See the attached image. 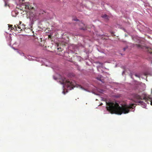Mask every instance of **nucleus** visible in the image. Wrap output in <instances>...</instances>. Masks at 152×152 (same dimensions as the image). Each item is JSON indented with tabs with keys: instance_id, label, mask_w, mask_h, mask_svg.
Returning <instances> with one entry per match:
<instances>
[{
	"instance_id": "obj_1",
	"label": "nucleus",
	"mask_w": 152,
	"mask_h": 152,
	"mask_svg": "<svg viewBox=\"0 0 152 152\" xmlns=\"http://www.w3.org/2000/svg\"><path fill=\"white\" fill-rule=\"evenodd\" d=\"M107 106L106 109L109 112L111 113H115L118 115L122 114H126L129 113V111H134V104L130 105L125 104L119 106L117 102L110 101L106 102Z\"/></svg>"
},
{
	"instance_id": "obj_2",
	"label": "nucleus",
	"mask_w": 152,
	"mask_h": 152,
	"mask_svg": "<svg viewBox=\"0 0 152 152\" xmlns=\"http://www.w3.org/2000/svg\"><path fill=\"white\" fill-rule=\"evenodd\" d=\"M152 94V89L151 90ZM132 96L136 101L137 103H138L139 105H141V107L145 108H146V105L145 103L143 101H140V100L144 99L145 100L147 103L149 104L150 102V104L152 105V95H150L146 94H144L142 96H140L137 94H132Z\"/></svg>"
},
{
	"instance_id": "obj_3",
	"label": "nucleus",
	"mask_w": 152,
	"mask_h": 152,
	"mask_svg": "<svg viewBox=\"0 0 152 152\" xmlns=\"http://www.w3.org/2000/svg\"><path fill=\"white\" fill-rule=\"evenodd\" d=\"M60 84L62 85L63 91L62 93L64 94H65L66 93L64 91V86L67 87L68 89L71 90L73 88V87H77V85L74 80H67L65 79H61V80L59 81Z\"/></svg>"
},
{
	"instance_id": "obj_4",
	"label": "nucleus",
	"mask_w": 152,
	"mask_h": 152,
	"mask_svg": "<svg viewBox=\"0 0 152 152\" xmlns=\"http://www.w3.org/2000/svg\"><path fill=\"white\" fill-rule=\"evenodd\" d=\"M39 14L38 13L35 12L34 13H31L30 15V19L32 22L36 20L39 19Z\"/></svg>"
},
{
	"instance_id": "obj_5",
	"label": "nucleus",
	"mask_w": 152,
	"mask_h": 152,
	"mask_svg": "<svg viewBox=\"0 0 152 152\" xmlns=\"http://www.w3.org/2000/svg\"><path fill=\"white\" fill-rule=\"evenodd\" d=\"M9 25L8 28H10L11 30H14L15 31H17L18 32L22 30L21 26H18V25H17L18 28H17V26H16V25H15L14 27H12V25Z\"/></svg>"
},
{
	"instance_id": "obj_6",
	"label": "nucleus",
	"mask_w": 152,
	"mask_h": 152,
	"mask_svg": "<svg viewBox=\"0 0 152 152\" xmlns=\"http://www.w3.org/2000/svg\"><path fill=\"white\" fill-rule=\"evenodd\" d=\"M12 48L13 49H14V50H17V52L19 53L20 55H21V56H24V57L25 58H28V59L29 60H30V61H31L32 60L31 59V58H30V56H28V58H27V57H26V56H24V54L23 53H20V52H19L18 51V49H15L13 47H12Z\"/></svg>"
},
{
	"instance_id": "obj_7",
	"label": "nucleus",
	"mask_w": 152,
	"mask_h": 152,
	"mask_svg": "<svg viewBox=\"0 0 152 152\" xmlns=\"http://www.w3.org/2000/svg\"><path fill=\"white\" fill-rule=\"evenodd\" d=\"M149 53V56H150L149 59L151 60V62L152 63V51L148 52Z\"/></svg>"
},
{
	"instance_id": "obj_8",
	"label": "nucleus",
	"mask_w": 152,
	"mask_h": 152,
	"mask_svg": "<svg viewBox=\"0 0 152 152\" xmlns=\"http://www.w3.org/2000/svg\"><path fill=\"white\" fill-rule=\"evenodd\" d=\"M103 77L101 75H99L98 76V77H97V79L98 80L103 82L102 81V78Z\"/></svg>"
},
{
	"instance_id": "obj_9",
	"label": "nucleus",
	"mask_w": 152,
	"mask_h": 152,
	"mask_svg": "<svg viewBox=\"0 0 152 152\" xmlns=\"http://www.w3.org/2000/svg\"><path fill=\"white\" fill-rule=\"evenodd\" d=\"M45 64L46 66H51V63L47 61L45 63Z\"/></svg>"
},
{
	"instance_id": "obj_10",
	"label": "nucleus",
	"mask_w": 152,
	"mask_h": 152,
	"mask_svg": "<svg viewBox=\"0 0 152 152\" xmlns=\"http://www.w3.org/2000/svg\"><path fill=\"white\" fill-rule=\"evenodd\" d=\"M96 91L99 93H102L103 91L102 90L100 89L99 88H96Z\"/></svg>"
},
{
	"instance_id": "obj_11",
	"label": "nucleus",
	"mask_w": 152,
	"mask_h": 152,
	"mask_svg": "<svg viewBox=\"0 0 152 152\" xmlns=\"http://www.w3.org/2000/svg\"><path fill=\"white\" fill-rule=\"evenodd\" d=\"M134 75L136 77H138L139 78L141 77L142 78H143L142 77H141V75L140 74H134Z\"/></svg>"
},
{
	"instance_id": "obj_12",
	"label": "nucleus",
	"mask_w": 152,
	"mask_h": 152,
	"mask_svg": "<svg viewBox=\"0 0 152 152\" xmlns=\"http://www.w3.org/2000/svg\"><path fill=\"white\" fill-rule=\"evenodd\" d=\"M79 87L80 88L83 90H84L85 91H87L88 92H90V91H87V90L86 89H85V88H83L82 87L80 86H79Z\"/></svg>"
},
{
	"instance_id": "obj_13",
	"label": "nucleus",
	"mask_w": 152,
	"mask_h": 152,
	"mask_svg": "<svg viewBox=\"0 0 152 152\" xmlns=\"http://www.w3.org/2000/svg\"><path fill=\"white\" fill-rule=\"evenodd\" d=\"M102 18H104L105 19H107L108 17L107 15L106 14L102 16Z\"/></svg>"
},
{
	"instance_id": "obj_14",
	"label": "nucleus",
	"mask_w": 152,
	"mask_h": 152,
	"mask_svg": "<svg viewBox=\"0 0 152 152\" xmlns=\"http://www.w3.org/2000/svg\"><path fill=\"white\" fill-rule=\"evenodd\" d=\"M21 26V27L22 28V29H25L26 28L25 27V25L23 24Z\"/></svg>"
},
{
	"instance_id": "obj_15",
	"label": "nucleus",
	"mask_w": 152,
	"mask_h": 152,
	"mask_svg": "<svg viewBox=\"0 0 152 152\" xmlns=\"http://www.w3.org/2000/svg\"><path fill=\"white\" fill-rule=\"evenodd\" d=\"M92 92L93 94H95V95H99V94L98 93H96L95 92H94V91H92V92Z\"/></svg>"
},
{
	"instance_id": "obj_16",
	"label": "nucleus",
	"mask_w": 152,
	"mask_h": 152,
	"mask_svg": "<svg viewBox=\"0 0 152 152\" xmlns=\"http://www.w3.org/2000/svg\"><path fill=\"white\" fill-rule=\"evenodd\" d=\"M80 25L82 26L83 25H84V24L81 22H80Z\"/></svg>"
},
{
	"instance_id": "obj_17",
	"label": "nucleus",
	"mask_w": 152,
	"mask_h": 152,
	"mask_svg": "<svg viewBox=\"0 0 152 152\" xmlns=\"http://www.w3.org/2000/svg\"><path fill=\"white\" fill-rule=\"evenodd\" d=\"M4 2H5V6H7V3L5 1H4Z\"/></svg>"
},
{
	"instance_id": "obj_18",
	"label": "nucleus",
	"mask_w": 152,
	"mask_h": 152,
	"mask_svg": "<svg viewBox=\"0 0 152 152\" xmlns=\"http://www.w3.org/2000/svg\"><path fill=\"white\" fill-rule=\"evenodd\" d=\"M26 8H27V9H29V6H28L27 5L26 6Z\"/></svg>"
},
{
	"instance_id": "obj_19",
	"label": "nucleus",
	"mask_w": 152,
	"mask_h": 152,
	"mask_svg": "<svg viewBox=\"0 0 152 152\" xmlns=\"http://www.w3.org/2000/svg\"><path fill=\"white\" fill-rule=\"evenodd\" d=\"M53 78L55 80H56L57 79V78L55 77L54 76H53Z\"/></svg>"
},
{
	"instance_id": "obj_20",
	"label": "nucleus",
	"mask_w": 152,
	"mask_h": 152,
	"mask_svg": "<svg viewBox=\"0 0 152 152\" xmlns=\"http://www.w3.org/2000/svg\"><path fill=\"white\" fill-rule=\"evenodd\" d=\"M100 67L99 66H97V69L98 70H99V69L100 68Z\"/></svg>"
},
{
	"instance_id": "obj_21",
	"label": "nucleus",
	"mask_w": 152,
	"mask_h": 152,
	"mask_svg": "<svg viewBox=\"0 0 152 152\" xmlns=\"http://www.w3.org/2000/svg\"><path fill=\"white\" fill-rule=\"evenodd\" d=\"M126 49V48H123L124 51H125V50Z\"/></svg>"
},
{
	"instance_id": "obj_22",
	"label": "nucleus",
	"mask_w": 152,
	"mask_h": 152,
	"mask_svg": "<svg viewBox=\"0 0 152 152\" xmlns=\"http://www.w3.org/2000/svg\"><path fill=\"white\" fill-rule=\"evenodd\" d=\"M144 74H145V75H147L148 74L147 73H145Z\"/></svg>"
},
{
	"instance_id": "obj_23",
	"label": "nucleus",
	"mask_w": 152,
	"mask_h": 152,
	"mask_svg": "<svg viewBox=\"0 0 152 152\" xmlns=\"http://www.w3.org/2000/svg\"><path fill=\"white\" fill-rule=\"evenodd\" d=\"M74 20L75 21H78V20L77 19V20Z\"/></svg>"
},
{
	"instance_id": "obj_24",
	"label": "nucleus",
	"mask_w": 152,
	"mask_h": 152,
	"mask_svg": "<svg viewBox=\"0 0 152 152\" xmlns=\"http://www.w3.org/2000/svg\"><path fill=\"white\" fill-rule=\"evenodd\" d=\"M124 73V71L122 72V74H123Z\"/></svg>"
},
{
	"instance_id": "obj_25",
	"label": "nucleus",
	"mask_w": 152,
	"mask_h": 152,
	"mask_svg": "<svg viewBox=\"0 0 152 152\" xmlns=\"http://www.w3.org/2000/svg\"><path fill=\"white\" fill-rule=\"evenodd\" d=\"M20 24H21V22H20Z\"/></svg>"
},
{
	"instance_id": "obj_26",
	"label": "nucleus",
	"mask_w": 152,
	"mask_h": 152,
	"mask_svg": "<svg viewBox=\"0 0 152 152\" xmlns=\"http://www.w3.org/2000/svg\"><path fill=\"white\" fill-rule=\"evenodd\" d=\"M101 64V65L102 66V64Z\"/></svg>"
}]
</instances>
